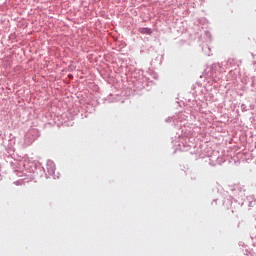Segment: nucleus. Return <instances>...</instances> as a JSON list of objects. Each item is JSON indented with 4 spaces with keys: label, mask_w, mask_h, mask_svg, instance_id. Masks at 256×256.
<instances>
[{
    "label": "nucleus",
    "mask_w": 256,
    "mask_h": 256,
    "mask_svg": "<svg viewBox=\"0 0 256 256\" xmlns=\"http://www.w3.org/2000/svg\"><path fill=\"white\" fill-rule=\"evenodd\" d=\"M147 31H149V30H147V29H144V33H147Z\"/></svg>",
    "instance_id": "f257e3e1"
}]
</instances>
